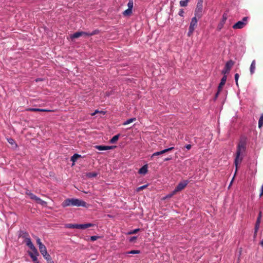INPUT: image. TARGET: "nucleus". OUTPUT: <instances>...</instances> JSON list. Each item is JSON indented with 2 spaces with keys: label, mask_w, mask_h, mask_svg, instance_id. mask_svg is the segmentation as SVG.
<instances>
[{
  "label": "nucleus",
  "mask_w": 263,
  "mask_h": 263,
  "mask_svg": "<svg viewBox=\"0 0 263 263\" xmlns=\"http://www.w3.org/2000/svg\"><path fill=\"white\" fill-rule=\"evenodd\" d=\"M247 140V138L246 136H242L240 137V140L237 144L236 155L234 160L235 174L237 171L238 164L242 162L245 155Z\"/></svg>",
  "instance_id": "nucleus-1"
},
{
  "label": "nucleus",
  "mask_w": 263,
  "mask_h": 263,
  "mask_svg": "<svg viewBox=\"0 0 263 263\" xmlns=\"http://www.w3.org/2000/svg\"><path fill=\"white\" fill-rule=\"evenodd\" d=\"M62 206L64 208L68 206L87 207V204L84 201L77 198H68L62 202Z\"/></svg>",
  "instance_id": "nucleus-2"
},
{
  "label": "nucleus",
  "mask_w": 263,
  "mask_h": 263,
  "mask_svg": "<svg viewBox=\"0 0 263 263\" xmlns=\"http://www.w3.org/2000/svg\"><path fill=\"white\" fill-rule=\"evenodd\" d=\"M26 246L31 250V252H28V254L32 259V260L34 263H40L37 259V257L39 256V253L32 242L31 240L27 239Z\"/></svg>",
  "instance_id": "nucleus-3"
},
{
  "label": "nucleus",
  "mask_w": 263,
  "mask_h": 263,
  "mask_svg": "<svg viewBox=\"0 0 263 263\" xmlns=\"http://www.w3.org/2000/svg\"><path fill=\"white\" fill-rule=\"evenodd\" d=\"M203 0H198L196 8L195 11V16L198 18H201L202 15Z\"/></svg>",
  "instance_id": "nucleus-4"
},
{
  "label": "nucleus",
  "mask_w": 263,
  "mask_h": 263,
  "mask_svg": "<svg viewBox=\"0 0 263 263\" xmlns=\"http://www.w3.org/2000/svg\"><path fill=\"white\" fill-rule=\"evenodd\" d=\"M26 194L29 196L30 198L32 200L35 201V202L39 204H40L42 205H45L46 204V202L41 199L40 198L37 197L36 195L32 193L29 191H27L26 192Z\"/></svg>",
  "instance_id": "nucleus-5"
},
{
  "label": "nucleus",
  "mask_w": 263,
  "mask_h": 263,
  "mask_svg": "<svg viewBox=\"0 0 263 263\" xmlns=\"http://www.w3.org/2000/svg\"><path fill=\"white\" fill-rule=\"evenodd\" d=\"M248 19V17L247 16L243 17L241 21L237 22L233 26V28L234 29L243 28L247 25Z\"/></svg>",
  "instance_id": "nucleus-6"
},
{
  "label": "nucleus",
  "mask_w": 263,
  "mask_h": 263,
  "mask_svg": "<svg viewBox=\"0 0 263 263\" xmlns=\"http://www.w3.org/2000/svg\"><path fill=\"white\" fill-rule=\"evenodd\" d=\"M189 182L188 180H183L180 182L174 190V193H177L178 192L183 190L187 185Z\"/></svg>",
  "instance_id": "nucleus-7"
},
{
  "label": "nucleus",
  "mask_w": 263,
  "mask_h": 263,
  "mask_svg": "<svg viewBox=\"0 0 263 263\" xmlns=\"http://www.w3.org/2000/svg\"><path fill=\"white\" fill-rule=\"evenodd\" d=\"M233 65L234 62L233 61L230 60L228 61L225 65L224 69L222 71V73L224 74L229 73Z\"/></svg>",
  "instance_id": "nucleus-8"
},
{
  "label": "nucleus",
  "mask_w": 263,
  "mask_h": 263,
  "mask_svg": "<svg viewBox=\"0 0 263 263\" xmlns=\"http://www.w3.org/2000/svg\"><path fill=\"white\" fill-rule=\"evenodd\" d=\"M228 18L227 14L223 13L222 15V18L217 26V30L220 31L223 27L224 24Z\"/></svg>",
  "instance_id": "nucleus-9"
},
{
  "label": "nucleus",
  "mask_w": 263,
  "mask_h": 263,
  "mask_svg": "<svg viewBox=\"0 0 263 263\" xmlns=\"http://www.w3.org/2000/svg\"><path fill=\"white\" fill-rule=\"evenodd\" d=\"M116 147V146L96 145L95 148L99 151H106Z\"/></svg>",
  "instance_id": "nucleus-10"
},
{
  "label": "nucleus",
  "mask_w": 263,
  "mask_h": 263,
  "mask_svg": "<svg viewBox=\"0 0 263 263\" xmlns=\"http://www.w3.org/2000/svg\"><path fill=\"white\" fill-rule=\"evenodd\" d=\"M261 217V212L260 211L259 213L258 216L257 217V220L256 221V223H255V228H254L255 233H257L259 227L260 225Z\"/></svg>",
  "instance_id": "nucleus-11"
},
{
  "label": "nucleus",
  "mask_w": 263,
  "mask_h": 263,
  "mask_svg": "<svg viewBox=\"0 0 263 263\" xmlns=\"http://www.w3.org/2000/svg\"><path fill=\"white\" fill-rule=\"evenodd\" d=\"M27 111H41V112H51V110L47 109H40L37 108H28L26 109Z\"/></svg>",
  "instance_id": "nucleus-12"
},
{
  "label": "nucleus",
  "mask_w": 263,
  "mask_h": 263,
  "mask_svg": "<svg viewBox=\"0 0 263 263\" xmlns=\"http://www.w3.org/2000/svg\"><path fill=\"white\" fill-rule=\"evenodd\" d=\"M196 16H194L192 18L191 22L190 24L189 28H191L192 29H194L195 27L197 26L198 20L197 19Z\"/></svg>",
  "instance_id": "nucleus-13"
},
{
  "label": "nucleus",
  "mask_w": 263,
  "mask_h": 263,
  "mask_svg": "<svg viewBox=\"0 0 263 263\" xmlns=\"http://www.w3.org/2000/svg\"><path fill=\"white\" fill-rule=\"evenodd\" d=\"M94 224L91 223H84V224H78V229L84 230L88 228L93 226Z\"/></svg>",
  "instance_id": "nucleus-14"
},
{
  "label": "nucleus",
  "mask_w": 263,
  "mask_h": 263,
  "mask_svg": "<svg viewBox=\"0 0 263 263\" xmlns=\"http://www.w3.org/2000/svg\"><path fill=\"white\" fill-rule=\"evenodd\" d=\"M227 81V76H224L221 79L220 82L218 86V89L219 91H221L223 86L225 84Z\"/></svg>",
  "instance_id": "nucleus-15"
},
{
  "label": "nucleus",
  "mask_w": 263,
  "mask_h": 263,
  "mask_svg": "<svg viewBox=\"0 0 263 263\" xmlns=\"http://www.w3.org/2000/svg\"><path fill=\"white\" fill-rule=\"evenodd\" d=\"M147 164H145V165H144L142 167H141L139 171H138V173L139 174H141V175H145L147 173Z\"/></svg>",
  "instance_id": "nucleus-16"
},
{
  "label": "nucleus",
  "mask_w": 263,
  "mask_h": 263,
  "mask_svg": "<svg viewBox=\"0 0 263 263\" xmlns=\"http://www.w3.org/2000/svg\"><path fill=\"white\" fill-rule=\"evenodd\" d=\"M256 68V62L255 60H253L250 67V71L251 74H253L255 72Z\"/></svg>",
  "instance_id": "nucleus-17"
},
{
  "label": "nucleus",
  "mask_w": 263,
  "mask_h": 263,
  "mask_svg": "<svg viewBox=\"0 0 263 263\" xmlns=\"http://www.w3.org/2000/svg\"><path fill=\"white\" fill-rule=\"evenodd\" d=\"M20 236L24 238V242L26 245L27 239L31 240L30 238L29 237L28 234L26 232H22L20 234Z\"/></svg>",
  "instance_id": "nucleus-18"
},
{
  "label": "nucleus",
  "mask_w": 263,
  "mask_h": 263,
  "mask_svg": "<svg viewBox=\"0 0 263 263\" xmlns=\"http://www.w3.org/2000/svg\"><path fill=\"white\" fill-rule=\"evenodd\" d=\"M83 31L76 32L71 35V39H75L83 35Z\"/></svg>",
  "instance_id": "nucleus-19"
},
{
  "label": "nucleus",
  "mask_w": 263,
  "mask_h": 263,
  "mask_svg": "<svg viewBox=\"0 0 263 263\" xmlns=\"http://www.w3.org/2000/svg\"><path fill=\"white\" fill-rule=\"evenodd\" d=\"M65 227L69 229H78V224L67 223Z\"/></svg>",
  "instance_id": "nucleus-20"
},
{
  "label": "nucleus",
  "mask_w": 263,
  "mask_h": 263,
  "mask_svg": "<svg viewBox=\"0 0 263 263\" xmlns=\"http://www.w3.org/2000/svg\"><path fill=\"white\" fill-rule=\"evenodd\" d=\"M39 250L42 255L44 254H46V253H48L47 251L46 248L44 245L39 247Z\"/></svg>",
  "instance_id": "nucleus-21"
},
{
  "label": "nucleus",
  "mask_w": 263,
  "mask_h": 263,
  "mask_svg": "<svg viewBox=\"0 0 263 263\" xmlns=\"http://www.w3.org/2000/svg\"><path fill=\"white\" fill-rule=\"evenodd\" d=\"M81 156L78 154H74L71 157L70 160L74 163L79 158H80Z\"/></svg>",
  "instance_id": "nucleus-22"
},
{
  "label": "nucleus",
  "mask_w": 263,
  "mask_h": 263,
  "mask_svg": "<svg viewBox=\"0 0 263 263\" xmlns=\"http://www.w3.org/2000/svg\"><path fill=\"white\" fill-rule=\"evenodd\" d=\"M119 137H120V135L119 134L114 136L110 140V143H115L118 140Z\"/></svg>",
  "instance_id": "nucleus-23"
},
{
  "label": "nucleus",
  "mask_w": 263,
  "mask_h": 263,
  "mask_svg": "<svg viewBox=\"0 0 263 263\" xmlns=\"http://www.w3.org/2000/svg\"><path fill=\"white\" fill-rule=\"evenodd\" d=\"M98 175V173L96 172H89L86 174V176L88 178L96 177Z\"/></svg>",
  "instance_id": "nucleus-24"
},
{
  "label": "nucleus",
  "mask_w": 263,
  "mask_h": 263,
  "mask_svg": "<svg viewBox=\"0 0 263 263\" xmlns=\"http://www.w3.org/2000/svg\"><path fill=\"white\" fill-rule=\"evenodd\" d=\"M189 0H182L179 2V5L181 7H186L187 6Z\"/></svg>",
  "instance_id": "nucleus-25"
},
{
  "label": "nucleus",
  "mask_w": 263,
  "mask_h": 263,
  "mask_svg": "<svg viewBox=\"0 0 263 263\" xmlns=\"http://www.w3.org/2000/svg\"><path fill=\"white\" fill-rule=\"evenodd\" d=\"M132 9H131L130 8H128L123 12V14L125 16H128L132 14Z\"/></svg>",
  "instance_id": "nucleus-26"
},
{
  "label": "nucleus",
  "mask_w": 263,
  "mask_h": 263,
  "mask_svg": "<svg viewBox=\"0 0 263 263\" xmlns=\"http://www.w3.org/2000/svg\"><path fill=\"white\" fill-rule=\"evenodd\" d=\"M135 121H136L135 118H130V119L127 120L126 121H125L123 124L124 125H126L127 124H129L132 123L133 122H134Z\"/></svg>",
  "instance_id": "nucleus-27"
},
{
  "label": "nucleus",
  "mask_w": 263,
  "mask_h": 263,
  "mask_svg": "<svg viewBox=\"0 0 263 263\" xmlns=\"http://www.w3.org/2000/svg\"><path fill=\"white\" fill-rule=\"evenodd\" d=\"M263 126V114H261L258 121V127L260 128Z\"/></svg>",
  "instance_id": "nucleus-28"
},
{
  "label": "nucleus",
  "mask_w": 263,
  "mask_h": 263,
  "mask_svg": "<svg viewBox=\"0 0 263 263\" xmlns=\"http://www.w3.org/2000/svg\"><path fill=\"white\" fill-rule=\"evenodd\" d=\"M140 251L139 250H132L125 253L126 254H139Z\"/></svg>",
  "instance_id": "nucleus-29"
},
{
  "label": "nucleus",
  "mask_w": 263,
  "mask_h": 263,
  "mask_svg": "<svg viewBox=\"0 0 263 263\" xmlns=\"http://www.w3.org/2000/svg\"><path fill=\"white\" fill-rule=\"evenodd\" d=\"M174 148V147H169V148H165L162 151H161V154H164L168 151H170L172 149H173Z\"/></svg>",
  "instance_id": "nucleus-30"
},
{
  "label": "nucleus",
  "mask_w": 263,
  "mask_h": 263,
  "mask_svg": "<svg viewBox=\"0 0 263 263\" xmlns=\"http://www.w3.org/2000/svg\"><path fill=\"white\" fill-rule=\"evenodd\" d=\"M139 231H140V229H138H138H134L133 230H132V231L128 232L127 233V234L128 235H131V234H135V233H137L138 232H139Z\"/></svg>",
  "instance_id": "nucleus-31"
},
{
  "label": "nucleus",
  "mask_w": 263,
  "mask_h": 263,
  "mask_svg": "<svg viewBox=\"0 0 263 263\" xmlns=\"http://www.w3.org/2000/svg\"><path fill=\"white\" fill-rule=\"evenodd\" d=\"M128 8H130L131 9L133 8V0H129L127 4Z\"/></svg>",
  "instance_id": "nucleus-32"
},
{
  "label": "nucleus",
  "mask_w": 263,
  "mask_h": 263,
  "mask_svg": "<svg viewBox=\"0 0 263 263\" xmlns=\"http://www.w3.org/2000/svg\"><path fill=\"white\" fill-rule=\"evenodd\" d=\"M7 141H8V143L9 144H10L11 145L15 144V145H16L15 141L12 138H8V139H7Z\"/></svg>",
  "instance_id": "nucleus-33"
},
{
  "label": "nucleus",
  "mask_w": 263,
  "mask_h": 263,
  "mask_svg": "<svg viewBox=\"0 0 263 263\" xmlns=\"http://www.w3.org/2000/svg\"><path fill=\"white\" fill-rule=\"evenodd\" d=\"M147 185H148V184H145V185L141 186L140 187H138V188H137L136 191L139 192L140 191L145 189L147 186Z\"/></svg>",
  "instance_id": "nucleus-34"
},
{
  "label": "nucleus",
  "mask_w": 263,
  "mask_h": 263,
  "mask_svg": "<svg viewBox=\"0 0 263 263\" xmlns=\"http://www.w3.org/2000/svg\"><path fill=\"white\" fill-rule=\"evenodd\" d=\"M44 258L47 261L51 258L50 255L48 253H46V254L43 255Z\"/></svg>",
  "instance_id": "nucleus-35"
},
{
  "label": "nucleus",
  "mask_w": 263,
  "mask_h": 263,
  "mask_svg": "<svg viewBox=\"0 0 263 263\" xmlns=\"http://www.w3.org/2000/svg\"><path fill=\"white\" fill-rule=\"evenodd\" d=\"M239 77V75L238 73H236L235 74V83H236V84L237 86H238V81Z\"/></svg>",
  "instance_id": "nucleus-36"
},
{
  "label": "nucleus",
  "mask_w": 263,
  "mask_h": 263,
  "mask_svg": "<svg viewBox=\"0 0 263 263\" xmlns=\"http://www.w3.org/2000/svg\"><path fill=\"white\" fill-rule=\"evenodd\" d=\"M184 12L183 9H180L179 11L178 14L179 16L183 17L184 16Z\"/></svg>",
  "instance_id": "nucleus-37"
},
{
  "label": "nucleus",
  "mask_w": 263,
  "mask_h": 263,
  "mask_svg": "<svg viewBox=\"0 0 263 263\" xmlns=\"http://www.w3.org/2000/svg\"><path fill=\"white\" fill-rule=\"evenodd\" d=\"M162 155L161 151L157 152H155V153H153L152 154L151 157L153 158V157H154L155 156H159V155Z\"/></svg>",
  "instance_id": "nucleus-38"
},
{
  "label": "nucleus",
  "mask_w": 263,
  "mask_h": 263,
  "mask_svg": "<svg viewBox=\"0 0 263 263\" xmlns=\"http://www.w3.org/2000/svg\"><path fill=\"white\" fill-rule=\"evenodd\" d=\"M36 243H37V245H38V246H39V247H41L42 246L44 245L42 243V242H41V239H40L39 238H37L36 239Z\"/></svg>",
  "instance_id": "nucleus-39"
},
{
  "label": "nucleus",
  "mask_w": 263,
  "mask_h": 263,
  "mask_svg": "<svg viewBox=\"0 0 263 263\" xmlns=\"http://www.w3.org/2000/svg\"><path fill=\"white\" fill-rule=\"evenodd\" d=\"M99 32V31L98 30H95L93 31L92 32H90V34H89V36H92L95 34L98 33Z\"/></svg>",
  "instance_id": "nucleus-40"
},
{
  "label": "nucleus",
  "mask_w": 263,
  "mask_h": 263,
  "mask_svg": "<svg viewBox=\"0 0 263 263\" xmlns=\"http://www.w3.org/2000/svg\"><path fill=\"white\" fill-rule=\"evenodd\" d=\"M99 238V236H92L90 237V240L92 241H94L95 240H96L98 238Z\"/></svg>",
  "instance_id": "nucleus-41"
},
{
  "label": "nucleus",
  "mask_w": 263,
  "mask_h": 263,
  "mask_svg": "<svg viewBox=\"0 0 263 263\" xmlns=\"http://www.w3.org/2000/svg\"><path fill=\"white\" fill-rule=\"evenodd\" d=\"M176 193H174V190L172 192V193L168 194L166 196V198H171L174 195H175Z\"/></svg>",
  "instance_id": "nucleus-42"
},
{
  "label": "nucleus",
  "mask_w": 263,
  "mask_h": 263,
  "mask_svg": "<svg viewBox=\"0 0 263 263\" xmlns=\"http://www.w3.org/2000/svg\"><path fill=\"white\" fill-rule=\"evenodd\" d=\"M194 31V29H192L191 28H189V31L187 33L188 36H190L193 33Z\"/></svg>",
  "instance_id": "nucleus-43"
},
{
  "label": "nucleus",
  "mask_w": 263,
  "mask_h": 263,
  "mask_svg": "<svg viewBox=\"0 0 263 263\" xmlns=\"http://www.w3.org/2000/svg\"><path fill=\"white\" fill-rule=\"evenodd\" d=\"M137 238V236H133L130 238L129 241L130 242H133L134 240H135Z\"/></svg>",
  "instance_id": "nucleus-44"
},
{
  "label": "nucleus",
  "mask_w": 263,
  "mask_h": 263,
  "mask_svg": "<svg viewBox=\"0 0 263 263\" xmlns=\"http://www.w3.org/2000/svg\"><path fill=\"white\" fill-rule=\"evenodd\" d=\"M185 147L187 149L189 150V149H190L191 148L192 146H191V144H187V145H186L185 146Z\"/></svg>",
  "instance_id": "nucleus-45"
},
{
  "label": "nucleus",
  "mask_w": 263,
  "mask_h": 263,
  "mask_svg": "<svg viewBox=\"0 0 263 263\" xmlns=\"http://www.w3.org/2000/svg\"><path fill=\"white\" fill-rule=\"evenodd\" d=\"M83 35H86V36H89V34H90V32H84L83 31Z\"/></svg>",
  "instance_id": "nucleus-46"
},
{
  "label": "nucleus",
  "mask_w": 263,
  "mask_h": 263,
  "mask_svg": "<svg viewBox=\"0 0 263 263\" xmlns=\"http://www.w3.org/2000/svg\"><path fill=\"white\" fill-rule=\"evenodd\" d=\"M220 91H219L218 90H217V92H216V93L215 94V99H216L218 96V95Z\"/></svg>",
  "instance_id": "nucleus-47"
},
{
  "label": "nucleus",
  "mask_w": 263,
  "mask_h": 263,
  "mask_svg": "<svg viewBox=\"0 0 263 263\" xmlns=\"http://www.w3.org/2000/svg\"><path fill=\"white\" fill-rule=\"evenodd\" d=\"M47 263H54L51 258L50 259L47 260Z\"/></svg>",
  "instance_id": "nucleus-48"
},
{
  "label": "nucleus",
  "mask_w": 263,
  "mask_h": 263,
  "mask_svg": "<svg viewBox=\"0 0 263 263\" xmlns=\"http://www.w3.org/2000/svg\"><path fill=\"white\" fill-rule=\"evenodd\" d=\"M99 111L98 110H96L94 112H93L91 115L92 116L95 115L97 112H98Z\"/></svg>",
  "instance_id": "nucleus-49"
},
{
  "label": "nucleus",
  "mask_w": 263,
  "mask_h": 263,
  "mask_svg": "<svg viewBox=\"0 0 263 263\" xmlns=\"http://www.w3.org/2000/svg\"><path fill=\"white\" fill-rule=\"evenodd\" d=\"M171 159V158H165L164 161H169V160H170Z\"/></svg>",
  "instance_id": "nucleus-50"
},
{
  "label": "nucleus",
  "mask_w": 263,
  "mask_h": 263,
  "mask_svg": "<svg viewBox=\"0 0 263 263\" xmlns=\"http://www.w3.org/2000/svg\"><path fill=\"white\" fill-rule=\"evenodd\" d=\"M42 81V79H40V78H37L35 80V81L36 82H38V81Z\"/></svg>",
  "instance_id": "nucleus-51"
},
{
  "label": "nucleus",
  "mask_w": 263,
  "mask_h": 263,
  "mask_svg": "<svg viewBox=\"0 0 263 263\" xmlns=\"http://www.w3.org/2000/svg\"><path fill=\"white\" fill-rule=\"evenodd\" d=\"M260 245L263 247V239L261 240V241L260 242Z\"/></svg>",
  "instance_id": "nucleus-52"
}]
</instances>
